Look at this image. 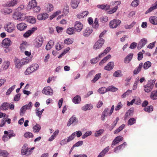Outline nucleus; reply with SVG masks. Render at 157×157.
<instances>
[{
    "mask_svg": "<svg viewBox=\"0 0 157 157\" xmlns=\"http://www.w3.org/2000/svg\"><path fill=\"white\" fill-rule=\"evenodd\" d=\"M27 27V25L24 23H20L17 25V29L20 31L25 30L26 28Z\"/></svg>",
    "mask_w": 157,
    "mask_h": 157,
    "instance_id": "5701e85b",
    "label": "nucleus"
},
{
    "mask_svg": "<svg viewBox=\"0 0 157 157\" xmlns=\"http://www.w3.org/2000/svg\"><path fill=\"white\" fill-rule=\"evenodd\" d=\"M139 4V0H134L133 1L131 4L132 6L134 7H137Z\"/></svg>",
    "mask_w": 157,
    "mask_h": 157,
    "instance_id": "864d4df0",
    "label": "nucleus"
},
{
    "mask_svg": "<svg viewBox=\"0 0 157 157\" xmlns=\"http://www.w3.org/2000/svg\"><path fill=\"white\" fill-rule=\"evenodd\" d=\"M37 5V3L35 0H32L30 1L27 6L28 9H33Z\"/></svg>",
    "mask_w": 157,
    "mask_h": 157,
    "instance_id": "dca6fc26",
    "label": "nucleus"
},
{
    "mask_svg": "<svg viewBox=\"0 0 157 157\" xmlns=\"http://www.w3.org/2000/svg\"><path fill=\"white\" fill-rule=\"evenodd\" d=\"M20 12H15L13 15V17L15 19L20 20Z\"/></svg>",
    "mask_w": 157,
    "mask_h": 157,
    "instance_id": "de8ad7c7",
    "label": "nucleus"
},
{
    "mask_svg": "<svg viewBox=\"0 0 157 157\" xmlns=\"http://www.w3.org/2000/svg\"><path fill=\"white\" fill-rule=\"evenodd\" d=\"M83 142L82 141H79L73 145L72 148H74L75 147H78L81 146L82 145Z\"/></svg>",
    "mask_w": 157,
    "mask_h": 157,
    "instance_id": "052dcab7",
    "label": "nucleus"
},
{
    "mask_svg": "<svg viewBox=\"0 0 157 157\" xmlns=\"http://www.w3.org/2000/svg\"><path fill=\"white\" fill-rule=\"evenodd\" d=\"M43 42V39L41 36L37 37L35 40V45L37 48L40 47Z\"/></svg>",
    "mask_w": 157,
    "mask_h": 157,
    "instance_id": "20e7f679",
    "label": "nucleus"
},
{
    "mask_svg": "<svg viewBox=\"0 0 157 157\" xmlns=\"http://www.w3.org/2000/svg\"><path fill=\"white\" fill-rule=\"evenodd\" d=\"M73 39L71 38H67L64 40V43L67 44H70L73 43Z\"/></svg>",
    "mask_w": 157,
    "mask_h": 157,
    "instance_id": "37998d69",
    "label": "nucleus"
},
{
    "mask_svg": "<svg viewBox=\"0 0 157 157\" xmlns=\"http://www.w3.org/2000/svg\"><path fill=\"white\" fill-rule=\"evenodd\" d=\"M153 107L152 106H147L144 108V110L147 112H151L153 111Z\"/></svg>",
    "mask_w": 157,
    "mask_h": 157,
    "instance_id": "a18cd8bd",
    "label": "nucleus"
},
{
    "mask_svg": "<svg viewBox=\"0 0 157 157\" xmlns=\"http://www.w3.org/2000/svg\"><path fill=\"white\" fill-rule=\"evenodd\" d=\"M81 99L80 96L77 95L73 99V102L75 104H78L81 101Z\"/></svg>",
    "mask_w": 157,
    "mask_h": 157,
    "instance_id": "f704fd0d",
    "label": "nucleus"
},
{
    "mask_svg": "<svg viewBox=\"0 0 157 157\" xmlns=\"http://www.w3.org/2000/svg\"><path fill=\"white\" fill-rule=\"evenodd\" d=\"M136 22L133 21L130 25H126L125 26V28L126 29H130L132 28L133 26L136 24Z\"/></svg>",
    "mask_w": 157,
    "mask_h": 157,
    "instance_id": "338daca9",
    "label": "nucleus"
},
{
    "mask_svg": "<svg viewBox=\"0 0 157 157\" xmlns=\"http://www.w3.org/2000/svg\"><path fill=\"white\" fill-rule=\"evenodd\" d=\"M27 20L30 23L34 24L36 22V18L33 16H28L27 17Z\"/></svg>",
    "mask_w": 157,
    "mask_h": 157,
    "instance_id": "ea45409f",
    "label": "nucleus"
},
{
    "mask_svg": "<svg viewBox=\"0 0 157 157\" xmlns=\"http://www.w3.org/2000/svg\"><path fill=\"white\" fill-rule=\"evenodd\" d=\"M75 132L73 133L70 136L68 137V139L67 140V142H70L75 138Z\"/></svg>",
    "mask_w": 157,
    "mask_h": 157,
    "instance_id": "5fc2aeb1",
    "label": "nucleus"
},
{
    "mask_svg": "<svg viewBox=\"0 0 157 157\" xmlns=\"http://www.w3.org/2000/svg\"><path fill=\"white\" fill-rule=\"evenodd\" d=\"M12 12V10L11 9L7 8H2L1 10V12L4 14H9Z\"/></svg>",
    "mask_w": 157,
    "mask_h": 157,
    "instance_id": "aec40b11",
    "label": "nucleus"
},
{
    "mask_svg": "<svg viewBox=\"0 0 157 157\" xmlns=\"http://www.w3.org/2000/svg\"><path fill=\"white\" fill-rule=\"evenodd\" d=\"M154 85L151 82H148L146 85L144 86V90L145 92L149 93L153 89Z\"/></svg>",
    "mask_w": 157,
    "mask_h": 157,
    "instance_id": "6e6552de",
    "label": "nucleus"
},
{
    "mask_svg": "<svg viewBox=\"0 0 157 157\" xmlns=\"http://www.w3.org/2000/svg\"><path fill=\"white\" fill-rule=\"evenodd\" d=\"M31 59L29 57H27L26 58H24L21 60V64L24 65L25 64H27L29 62Z\"/></svg>",
    "mask_w": 157,
    "mask_h": 157,
    "instance_id": "e433bc0d",
    "label": "nucleus"
},
{
    "mask_svg": "<svg viewBox=\"0 0 157 157\" xmlns=\"http://www.w3.org/2000/svg\"><path fill=\"white\" fill-rule=\"evenodd\" d=\"M93 108V106L92 105L90 104H86L85 105L82 106L81 109L82 110L86 111L87 110H90Z\"/></svg>",
    "mask_w": 157,
    "mask_h": 157,
    "instance_id": "a878e982",
    "label": "nucleus"
},
{
    "mask_svg": "<svg viewBox=\"0 0 157 157\" xmlns=\"http://www.w3.org/2000/svg\"><path fill=\"white\" fill-rule=\"evenodd\" d=\"M133 56V54L132 53H130L124 59V63H129L132 59Z\"/></svg>",
    "mask_w": 157,
    "mask_h": 157,
    "instance_id": "cd10ccee",
    "label": "nucleus"
},
{
    "mask_svg": "<svg viewBox=\"0 0 157 157\" xmlns=\"http://www.w3.org/2000/svg\"><path fill=\"white\" fill-rule=\"evenodd\" d=\"M143 66V63H140L138 67H137L133 71V74L134 75H137L141 71V69Z\"/></svg>",
    "mask_w": 157,
    "mask_h": 157,
    "instance_id": "393cba45",
    "label": "nucleus"
},
{
    "mask_svg": "<svg viewBox=\"0 0 157 157\" xmlns=\"http://www.w3.org/2000/svg\"><path fill=\"white\" fill-rule=\"evenodd\" d=\"M132 92V90H128L127 91L124 93L121 96V97L123 98H124L126 97L129 94Z\"/></svg>",
    "mask_w": 157,
    "mask_h": 157,
    "instance_id": "e2e57ef3",
    "label": "nucleus"
},
{
    "mask_svg": "<svg viewBox=\"0 0 157 157\" xmlns=\"http://www.w3.org/2000/svg\"><path fill=\"white\" fill-rule=\"evenodd\" d=\"M24 136L25 138H33V136L32 133L29 132H27L24 134Z\"/></svg>",
    "mask_w": 157,
    "mask_h": 157,
    "instance_id": "09e8293b",
    "label": "nucleus"
},
{
    "mask_svg": "<svg viewBox=\"0 0 157 157\" xmlns=\"http://www.w3.org/2000/svg\"><path fill=\"white\" fill-rule=\"evenodd\" d=\"M8 153L7 151L0 150V155L7 157L8 155Z\"/></svg>",
    "mask_w": 157,
    "mask_h": 157,
    "instance_id": "3c124183",
    "label": "nucleus"
},
{
    "mask_svg": "<svg viewBox=\"0 0 157 157\" xmlns=\"http://www.w3.org/2000/svg\"><path fill=\"white\" fill-rule=\"evenodd\" d=\"M37 29V27H33L31 29L29 30L26 32L23 35V36L25 38L29 37Z\"/></svg>",
    "mask_w": 157,
    "mask_h": 157,
    "instance_id": "ddd939ff",
    "label": "nucleus"
},
{
    "mask_svg": "<svg viewBox=\"0 0 157 157\" xmlns=\"http://www.w3.org/2000/svg\"><path fill=\"white\" fill-rule=\"evenodd\" d=\"M150 97L153 100L157 99V90L151 92Z\"/></svg>",
    "mask_w": 157,
    "mask_h": 157,
    "instance_id": "2f4dec72",
    "label": "nucleus"
},
{
    "mask_svg": "<svg viewBox=\"0 0 157 157\" xmlns=\"http://www.w3.org/2000/svg\"><path fill=\"white\" fill-rule=\"evenodd\" d=\"M21 154L22 155H29V153L28 151L27 146V145H24L22 147Z\"/></svg>",
    "mask_w": 157,
    "mask_h": 157,
    "instance_id": "b1692460",
    "label": "nucleus"
},
{
    "mask_svg": "<svg viewBox=\"0 0 157 157\" xmlns=\"http://www.w3.org/2000/svg\"><path fill=\"white\" fill-rule=\"evenodd\" d=\"M75 30L74 28H69L67 29V33L69 35H71L75 33Z\"/></svg>",
    "mask_w": 157,
    "mask_h": 157,
    "instance_id": "a19ab883",
    "label": "nucleus"
},
{
    "mask_svg": "<svg viewBox=\"0 0 157 157\" xmlns=\"http://www.w3.org/2000/svg\"><path fill=\"white\" fill-rule=\"evenodd\" d=\"M123 138L121 136H119L116 137L113 140L112 143V145H115L118 144L120 141H122Z\"/></svg>",
    "mask_w": 157,
    "mask_h": 157,
    "instance_id": "2eb2a0df",
    "label": "nucleus"
},
{
    "mask_svg": "<svg viewBox=\"0 0 157 157\" xmlns=\"http://www.w3.org/2000/svg\"><path fill=\"white\" fill-rule=\"evenodd\" d=\"M147 43V39L143 38L139 42L137 46V48L138 49H140Z\"/></svg>",
    "mask_w": 157,
    "mask_h": 157,
    "instance_id": "f8f14e48",
    "label": "nucleus"
},
{
    "mask_svg": "<svg viewBox=\"0 0 157 157\" xmlns=\"http://www.w3.org/2000/svg\"><path fill=\"white\" fill-rule=\"evenodd\" d=\"M136 120L134 118H130L128 121V124L131 125L136 123Z\"/></svg>",
    "mask_w": 157,
    "mask_h": 157,
    "instance_id": "49530a36",
    "label": "nucleus"
},
{
    "mask_svg": "<svg viewBox=\"0 0 157 157\" xmlns=\"http://www.w3.org/2000/svg\"><path fill=\"white\" fill-rule=\"evenodd\" d=\"M149 21L150 23L154 25H157V17L155 16H151L149 18Z\"/></svg>",
    "mask_w": 157,
    "mask_h": 157,
    "instance_id": "bb28decb",
    "label": "nucleus"
},
{
    "mask_svg": "<svg viewBox=\"0 0 157 157\" xmlns=\"http://www.w3.org/2000/svg\"><path fill=\"white\" fill-rule=\"evenodd\" d=\"M157 8V1L145 13V14H147L152 11L153 10Z\"/></svg>",
    "mask_w": 157,
    "mask_h": 157,
    "instance_id": "7c9ffc66",
    "label": "nucleus"
},
{
    "mask_svg": "<svg viewBox=\"0 0 157 157\" xmlns=\"http://www.w3.org/2000/svg\"><path fill=\"white\" fill-rule=\"evenodd\" d=\"M111 48L109 47H107L99 55V57H101V56H104L108 53L111 50Z\"/></svg>",
    "mask_w": 157,
    "mask_h": 157,
    "instance_id": "72a5a7b5",
    "label": "nucleus"
},
{
    "mask_svg": "<svg viewBox=\"0 0 157 157\" xmlns=\"http://www.w3.org/2000/svg\"><path fill=\"white\" fill-rule=\"evenodd\" d=\"M16 85H14L12 86L11 87L9 88L6 92V95H9L11 93L12 91L15 89Z\"/></svg>",
    "mask_w": 157,
    "mask_h": 157,
    "instance_id": "8fccbe9b",
    "label": "nucleus"
},
{
    "mask_svg": "<svg viewBox=\"0 0 157 157\" xmlns=\"http://www.w3.org/2000/svg\"><path fill=\"white\" fill-rule=\"evenodd\" d=\"M78 119L76 117L75 115H73L69 120L67 125L68 126H69L72 124L76 125L78 124Z\"/></svg>",
    "mask_w": 157,
    "mask_h": 157,
    "instance_id": "9d476101",
    "label": "nucleus"
},
{
    "mask_svg": "<svg viewBox=\"0 0 157 157\" xmlns=\"http://www.w3.org/2000/svg\"><path fill=\"white\" fill-rule=\"evenodd\" d=\"M121 71L118 70L115 71L113 74V76L115 77L121 76Z\"/></svg>",
    "mask_w": 157,
    "mask_h": 157,
    "instance_id": "6e6d98bb",
    "label": "nucleus"
},
{
    "mask_svg": "<svg viewBox=\"0 0 157 157\" xmlns=\"http://www.w3.org/2000/svg\"><path fill=\"white\" fill-rule=\"evenodd\" d=\"M92 29L87 28L83 31V35L85 36H88L92 33Z\"/></svg>",
    "mask_w": 157,
    "mask_h": 157,
    "instance_id": "4be33fe9",
    "label": "nucleus"
},
{
    "mask_svg": "<svg viewBox=\"0 0 157 157\" xmlns=\"http://www.w3.org/2000/svg\"><path fill=\"white\" fill-rule=\"evenodd\" d=\"M9 107V104L7 102L2 103L0 106V110L4 111L7 110Z\"/></svg>",
    "mask_w": 157,
    "mask_h": 157,
    "instance_id": "412c9836",
    "label": "nucleus"
},
{
    "mask_svg": "<svg viewBox=\"0 0 157 157\" xmlns=\"http://www.w3.org/2000/svg\"><path fill=\"white\" fill-rule=\"evenodd\" d=\"M41 127L38 124H36L33 127V131L35 132H38L41 129Z\"/></svg>",
    "mask_w": 157,
    "mask_h": 157,
    "instance_id": "c9c22d12",
    "label": "nucleus"
},
{
    "mask_svg": "<svg viewBox=\"0 0 157 157\" xmlns=\"http://www.w3.org/2000/svg\"><path fill=\"white\" fill-rule=\"evenodd\" d=\"M104 41L103 38H100L94 44L93 46L94 48L96 50L100 48L104 44Z\"/></svg>",
    "mask_w": 157,
    "mask_h": 157,
    "instance_id": "7ed1b4c3",
    "label": "nucleus"
},
{
    "mask_svg": "<svg viewBox=\"0 0 157 157\" xmlns=\"http://www.w3.org/2000/svg\"><path fill=\"white\" fill-rule=\"evenodd\" d=\"M104 131V130L102 129L97 131L95 133L94 136L97 137L100 136L103 133Z\"/></svg>",
    "mask_w": 157,
    "mask_h": 157,
    "instance_id": "bf43d9fd",
    "label": "nucleus"
},
{
    "mask_svg": "<svg viewBox=\"0 0 157 157\" xmlns=\"http://www.w3.org/2000/svg\"><path fill=\"white\" fill-rule=\"evenodd\" d=\"M109 147H107L99 153L97 157H102L104 156L106 153L109 150Z\"/></svg>",
    "mask_w": 157,
    "mask_h": 157,
    "instance_id": "c756f323",
    "label": "nucleus"
},
{
    "mask_svg": "<svg viewBox=\"0 0 157 157\" xmlns=\"http://www.w3.org/2000/svg\"><path fill=\"white\" fill-rule=\"evenodd\" d=\"M83 28V25L79 21H76L75 23L74 29L78 32H81Z\"/></svg>",
    "mask_w": 157,
    "mask_h": 157,
    "instance_id": "1a4fd4ad",
    "label": "nucleus"
},
{
    "mask_svg": "<svg viewBox=\"0 0 157 157\" xmlns=\"http://www.w3.org/2000/svg\"><path fill=\"white\" fill-rule=\"evenodd\" d=\"M17 3V2L16 0H13L12 1L7 2L6 4V6L7 7L13 6L16 4Z\"/></svg>",
    "mask_w": 157,
    "mask_h": 157,
    "instance_id": "58836bf2",
    "label": "nucleus"
},
{
    "mask_svg": "<svg viewBox=\"0 0 157 157\" xmlns=\"http://www.w3.org/2000/svg\"><path fill=\"white\" fill-rule=\"evenodd\" d=\"M81 0H71V7L74 9L76 8L80 3Z\"/></svg>",
    "mask_w": 157,
    "mask_h": 157,
    "instance_id": "a211bd4d",
    "label": "nucleus"
},
{
    "mask_svg": "<svg viewBox=\"0 0 157 157\" xmlns=\"http://www.w3.org/2000/svg\"><path fill=\"white\" fill-rule=\"evenodd\" d=\"M109 109L108 108H105L102 113L101 117V119L103 121L105 120V117L108 116H110L111 114H110Z\"/></svg>",
    "mask_w": 157,
    "mask_h": 157,
    "instance_id": "9b49d317",
    "label": "nucleus"
},
{
    "mask_svg": "<svg viewBox=\"0 0 157 157\" xmlns=\"http://www.w3.org/2000/svg\"><path fill=\"white\" fill-rule=\"evenodd\" d=\"M101 74L99 73L96 74L94 76L93 79L91 80V82L93 83H95L101 77Z\"/></svg>",
    "mask_w": 157,
    "mask_h": 157,
    "instance_id": "603ef678",
    "label": "nucleus"
},
{
    "mask_svg": "<svg viewBox=\"0 0 157 157\" xmlns=\"http://www.w3.org/2000/svg\"><path fill=\"white\" fill-rule=\"evenodd\" d=\"M151 65V63L149 61H147L144 63L143 65L144 68L146 70Z\"/></svg>",
    "mask_w": 157,
    "mask_h": 157,
    "instance_id": "c03bdc74",
    "label": "nucleus"
},
{
    "mask_svg": "<svg viewBox=\"0 0 157 157\" xmlns=\"http://www.w3.org/2000/svg\"><path fill=\"white\" fill-rule=\"evenodd\" d=\"M97 7L102 10H107L109 9L110 7L109 5H98L97 6Z\"/></svg>",
    "mask_w": 157,
    "mask_h": 157,
    "instance_id": "4c0bfd02",
    "label": "nucleus"
},
{
    "mask_svg": "<svg viewBox=\"0 0 157 157\" xmlns=\"http://www.w3.org/2000/svg\"><path fill=\"white\" fill-rule=\"evenodd\" d=\"M92 132L91 131H88L86 132L82 136L83 139H84L88 136L91 135Z\"/></svg>",
    "mask_w": 157,
    "mask_h": 157,
    "instance_id": "4d7b16f0",
    "label": "nucleus"
},
{
    "mask_svg": "<svg viewBox=\"0 0 157 157\" xmlns=\"http://www.w3.org/2000/svg\"><path fill=\"white\" fill-rule=\"evenodd\" d=\"M107 91H111L112 92H115L117 91V89L114 87L113 86H109L107 88Z\"/></svg>",
    "mask_w": 157,
    "mask_h": 157,
    "instance_id": "13d9d810",
    "label": "nucleus"
},
{
    "mask_svg": "<svg viewBox=\"0 0 157 157\" xmlns=\"http://www.w3.org/2000/svg\"><path fill=\"white\" fill-rule=\"evenodd\" d=\"M32 106V103L30 102L28 105H26L22 106L21 109L20 113L21 116H23L25 111L27 109H30Z\"/></svg>",
    "mask_w": 157,
    "mask_h": 157,
    "instance_id": "f03ea898",
    "label": "nucleus"
},
{
    "mask_svg": "<svg viewBox=\"0 0 157 157\" xmlns=\"http://www.w3.org/2000/svg\"><path fill=\"white\" fill-rule=\"evenodd\" d=\"M39 67L37 64L32 65L29 67L28 68L25 72V75H29L34 71L37 70Z\"/></svg>",
    "mask_w": 157,
    "mask_h": 157,
    "instance_id": "f257e3e1",
    "label": "nucleus"
},
{
    "mask_svg": "<svg viewBox=\"0 0 157 157\" xmlns=\"http://www.w3.org/2000/svg\"><path fill=\"white\" fill-rule=\"evenodd\" d=\"M98 58H100L99 56L91 59L90 60V62L91 64H94L98 62Z\"/></svg>",
    "mask_w": 157,
    "mask_h": 157,
    "instance_id": "0e129e2a",
    "label": "nucleus"
},
{
    "mask_svg": "<svg viewBox=\"0 0 157 157\" xmlns=\"http://www.w3.org/2000/svg\"><path fill=\"white\" fill-rule=\"evenodd\" d=\"M5 30L9 33L12 32L15 29L14 24L11 22L6 24L4 26Z\"/></svg>",
    "mask_w": 157,
    "mask_h": 157,
    "instance_id": "0eeeda50",
    "label": "nucleus"
},
{
    "mask_svg": "<svg viewBox=\"0 0 157 157\" xmlns=\"http://www.w3.org/2000/svg\"><path fill=\"white\" fill-rule=\"evenodd\" d=\"M42 92L44 94L47 95L52 96L53 94L52 89L49 86L45 87Z\"/></svg>",
    "mask_w": 157,
    "mask_h": 157,
    "instance_id": "39448f33",
    "label": "nucleus"
},
{
    "mask_svg": "<svg viewBox=\"0 0 157 157\" xmlns=\"http://www.w3.org/2000/svg\"><path fill=\"white\" fill-rule=\"evenodd\" d=\"M48 17V15L45 13L39 14L37 16V19L40 20H45Z\"/></svg>",
    "mask_w": 157,
    "mask_h": 157,
    "instance_id": "f3484780",
    "label": "nucleus"
},
{
    "mask_svg": "<svg viewBox=\"0 0 157 157\" xmlns=\"http://www.w3.org/2000/svg\"><path fill=\"white\" fill-rule=\"evenodd\" d=\"M54 42L52 40H50L46 46V49L47 50H50L54 45Z\"/></svg>",
    "mask_w": 157,
    "mask_h": 157,
    "instance_id": "473e14b6",
    "label": "nucleus"
},
{
    "mask_svg": "<svg viewBox=\"0 0 157 157\" xmlns=\"http://www.w3.org/2000/svg\"><path fill=\"white\" fill-rule=\"evenodd\" d=\"M10 65L9 62L8 61L5 62L3 65V69L6 70L8 68Z\"/></svg>",
    "mask_w": 157,
    "mask_h": 157,
    "instance_id": "774afa93",
    "label": "nucleus"
},
{
    "mask_svg": "<svg viewBox=\"0 0 157 157\" xmlns=\"http://www.w3.org/2000/svg\"><path fill=\"white\" fill-rule=\"evenodd\" d=\"M11 44V40L8 38H6L2 42V46L5 48H8Z\"/></svg>",
    "mask_w": 157,
    "mask_h": 157,
    "instance_id": "4468645a",
    "label": "nucleus"
},
{
    "mask_svg": "<svg viewBox=\"0 0 157 157\" xmlns=\"http://www.w3.org/2000/svg\"><path fill=\"white\" fill-rule=\"evenodd\" d=\"M127 145V143L126 142H124L123 144L121 145H119V146L117 147L114 149V152L117 153V151L120 150L122 148H124L125 146Z\"/></svg>",
    "mask_w": 157,
    "mask_h": 157,
    "instance_id": "c85d7f7f",
    "label": "nucleus"
},
{
    "mask_svg": "<svg viewBox=\"0 0 157 157\" xmlns=\"http://www.w3.org/2000/svg\"><path fill=\"white\" fill-rule=\"evenodd\" d=\"M33 11L35 13H38L39 12L40 10V8L39 6H36L33 8Z\"/></svg>",
    "mask_w": 157,
    "mask_h": 157,
    "instance_id": "680f3d73",
    "label": "nucleus"
},
{
    "mask_svg": "<svg viewBox=\"0 0 157 157\" xmlns=\"http://www.w3.org/2000/svg\"><path fill=\"white\" fill-rule=\"evenodd\" d=\"M114 66V63L113 62H109L106 66L104 67V69L106 70L109 71L112 70Z\"/></svg>",
    "mask_w": 157,
    "mask_h": 157,
    "instance_id": "6ab92c4d",
    "label": "nucleus"
},
{
    "mask_svg": "<svg viewBox=\"0 0 157 157\" xmlns=\"http://www.w3.org/2000/svg\"><path fill=\"white\" fill-rule=\"evenodd\" d=\"M36 115L38 116L40 119L41 117V115L42 114L41 112H40L39 108H37L36 110Z\"/></svg>",
    "mask_w": 157,
    "mask_h": 157,
    "instance_id": "69168bd1",
    "label": "nucleus"
},
{
    "mask_svg": "<svg viewBox=\"0 0 157 157\" xmlns=\"http://www.w3.org/2000/svg\"><path fill=\"white\" fill-rule=\"evenodd\" d=\"M121 23V21L119 20L113 19L111 21L109 24V27L111 28H116Z\"/></svg>",
    "mask_w": 157,
    "mask_h": 157,
    "instance_id": "423d86ee",
    "label": "nucleus"
},
{
    "mask_svg": "<svg viewBox=\"0 0 157 157\" xmlns=\"http://www.w3.org/2000/svg\"><path fill=\"white\" fill-rule=\"evenodd\" d=\"M98 91L100 94H103L107 91V88L105 87H102L99 89Z\"/></svg>",
    "mask_w": 157,
    "mask_h": 157,
    "instance_id": "79ce46f5",
    "label": "nucleus"
}]
</instances>
